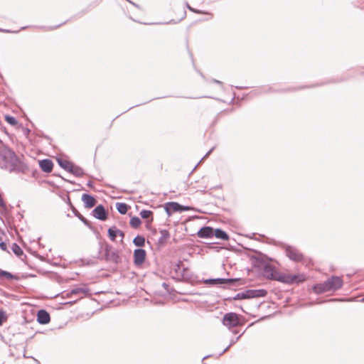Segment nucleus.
Wrapping results in <instances>:
<instances>
[{
    "mask_svg": "<svg viewBox=\"0 0 364 364\" xmlns=\"http://www.w3.org/2000/svg\"><path fill=\"white\" fill-rule=\"evenodd\" d=\"M0 168L10 173L25 174L28 171V165L8 146L0 148Z\"/></svg>",
    "mask_w": 364,
    "mask_h": 364,
    "instance_id": "f257e3e1",
    "label": "nucleus"
},
{
    "mask_svg": "<svg viewBox=\"0 0 364 364\" xmlns=\"http://www.w3.org/2000/svg\"><path fill=\"white\" fill-rule=\"evenodd\" d=\"M305 276L301 275H291L289 274L280 273L277 272L273 280L278 281L284 284H291L293 283H299L305 280Z\"/></svg>",
    "mask_w": 364,
    "mask_h": 364,
    "instance_id": "f03ea898",
    "label": "nucleus"
},
{
    "mask_svg": "<svg viewBox=\"0 0 364 364\" xmlns=\"http://www.w3.org/2000/svg\"><path fill=\"white\" fill-rule=\"evenodd\" d=\"M104 258L107 262L118 264L121 262L118 251L114 250L111 245H105Z\"/></svg>",
    "mask_w": 364,
    "mask_h": 364,
    "instance_id": "7ed1b4c3",
    "label": "nucleus"
},
{
    "mask_svg": "<svg viewBox=\"0 0 364 364\" xmlns=\"http://www.w3.org/2000/svg\"><path fill=\"white\" fill-rule=\"evenodd\" d=\"M223 324L229 329L240 326L239 315L233 312L225 314L223 318Z\"/></svg>",
    "mask_w": 364,
    "mask_h": 364,
    "instance_id": "20e7f679",
    "label": "nucleus"
},
{
    "mask_svg": "<svg viewBox=\"0 0 364 364\" xmlns=\"http://www.w3.org/2000/svg\"><path fill=\"white\" fill-rule=\"evenodd\" d=\"M330 291L340 289L343 284V279L338 276H331L326 279Z\"/></svg>",
    "mask_w": 364,
    "mask_h": 364,
    "instance_id": "39448f33",
    "label": "nucleus"
},
{
    "mask_svg": "<svg viewBox=\"0 0 364 364\" xmlns=\"http://www.w3.org/2000/svg\"><path fill=\"white\" fill-rule=\"evenodd\" d=\"M286 255L292 261L300 262L303 259V255L295 247L287 245L285 248Z\"/></svg>",
    "mask_w": 364,
    "mask_h": 364,
    "instance_id": "423d86ee",
    "label": "nucleus"
},
{
    "mask_svg": "<svg viewBox=\"0 0 364 364\" xmlns=\"http://www.w3.org/2000/svg\"><path fill=\"white\" fill-rule=\"evenodd\" d=\"M243 299H252V298H259V297H264L267 291L265 289H247L242 291Z\"/></svg>",
    "mask_w": 364,
    "mask_h": 364,
    "instance_id": "0eeeda50",
    "label": "nucleus"
},
{
    "mask_svg": "<svg viewBox=\"0 0 364 364\" xmlns=\"http://www.w3.org/2000/svg\"><path fill=\"white\" fill-rule=\"evenodd\" d=\"M240 279H225V278H215V279H208L205 280V284H214V285H221V284H234L237 282H238Z\"/></svg>",
    "mask_w": 364,
    "mask_h": 364,
    "instance_id": "6e6552de",
    "label": "nucleus"
},
{
    "mask_svg": "<svg viewBox=\"0 0 364 364\" xmlns=\"http://www.w3.org/2000/svg\"><path fill=\"white\" fill-rule=\"evenodd\" d=\"M107 235L110 240L112 242H115L116 237L119 236L121 237L120 241L122 242L125 236L124 232L122 230L118 229L116 226L109 228L107 230Z\"/></svg>",
    "mask_w": 364,
    "mask_h": 364,
    "instance_id": "1a4fd4ad",
    "label": "nucleus"
},
{
    "mask_svg": "<svg viewBox=\"0 0 364 364\" xmlns=\"http://www.w3.org/2000/svg\"><path fill=\"white\" fill-rule=\"evenodd\" d=\"M146 251L144 249L138 248L134 251V263L139 266L144 263L146 259Z\"/></svg>",
    "mask_w": 364,
    "mask_h": 364,
    "instance_id": "9d476101",
    "label": "nucleus"
},
{
    "mask_svg": "<svg viewBox=\"0 0 364 364\" xmlns=\"http://www.w3.org/2000/svg\"><path fill=\"white\" fill-rule=\"evenodd\" d=\"M92 215L100 220H105L107 218V213L102 205H98L92 210Z\"/></svg>",
    "mask_w": 364,
    "mask_h": 364,
    "instance_id": "9b49d317",
    "label": "nucleus"
},
{
    "mask_svg": "<svg viewBox=\"0 0 364 364\" xmlns=\"http://www.w3.org/2000/svg\"><path fill=\"white\" fill-rule=\"evenodd\" d=\"M89 292V289L83 287H75L70 292L66 293V297H70L71 295H77L79 296L80 298H82L84 296L87 295Z\"/></svg>",
    "mask_w": 364,
    "mask_h": 364,
    "instance_id": "f8f14e48",
    "label": "nucleus"
},
{
    "mask_svg": "<svg viewBox=\"0 0 364 364\" xmlns=\"http://www.w3.org/2000/svg\"><path fill=\"white\" fill-rule=\"evenodd\" d=\"M214 235V229L209 226L201 228L197 232V235L200 238H210Z\"/></svg>",
    "mask_w": 364,
    "mask_h": 364,
    "instance_id": "ddd939ff",
    "label": "nucleus"
},
{
    "mask_svg": "<svg viewBox=\"0 0 364 364\" xmlns=\"http://www.w3.org/2000/svg\"><path fill=\"white\" fill-rule=\"evenodd\" d=\"M50 321V314L43 309L39 310L37 314V321L40 324H47Z\"/></svg>",
    "mask_w": 364,
    "mask_h": 364,
    "instance_id": "4468645a",
    "label": "nucleus"
},
{
    "mask_svg": "<svg viewBox=\"0 0 364 364\" xmlns=\"http://www.w3.org/2000/svg\"><path fill=\"white\" fill-rule=\"evenodd\" d=\"M181 210V204L176 202H168L165 204V210L168 215L175 212H180Z\"/></svg>",
    "mask_w": 364,
    "mask_h": 364,
    "instance_id": "2eb2a0df",
    "label": "nucleus"
},
{
    "mask_svg": "<svg viewBox=\"0 0 364 364\" xmlns=\"http://www.w3.org/2000/svg\"><path fill=\"white\" fill-rule=\"evenodd\" d=\"M82 200L85 204L86 208H91L94 207L97 203L96 199L91 195L84 193L82 196Z\"/></svg>",
    "mask_w": 364,
    "mask_h": 364,
    "instance_id": "dca6fc26",
    "label": "nucleus"
},
{
    "mask_svg": "<svg viewBox=\"0 0 364 364\" xmlns=\"http://www.w3.org/2000/svg\"><path fill=\"white\" fill-rule=\"evenodd\" d=\"M277 271L274 267L270 264H265L263 267V275L269 279L273 280V277H275Z\"/></svg>",
    "mask_w": 364,
    "mask_h": 364,
    "instance_id": "f3484780",
    "label": "nucleus"
},
{
    "mask_svg": "<svg viewBox=\"0 0 364 364\" xmlns=\"http://www.w3.org/2000/svg\"><path fill=\"white\" fill-rule=\"evenodd\" d=\"M39 166L46 173H50L53 168V163L50 159H43L39 161Z\"/></svg>",
    "mask_w": 364,
    "mask_h": 364,
    "instance_id": "a211bd4d",
    "label": "nucleus"
},
{
    "mask_svg": "<svg viewBox=\"0 0 364 364\" xmlns=\"http://www.w3.org/2000/svg\"><path fill=\"white\" fill-rule=\"evenodd\" d=\"M313 291L316 294H321L330 291L326 280L322 283H318L313 286Z\"/></svg>",
    "mask_w": 364,
    "mask_h": 364,
    "instance_id": "6ab92c4d",
    "label": "nucleus"
},
{
    "mask_svg": "<svg viewBox=\"0 0 364 364\" xmlns=\"http://www.w3.org/2000/svg\"><path fill=\"white\" fill-rule=\"evenodd\" d=\"M69 173L73 174L75 176H77V177H82L85 174V172L82 168H80V166H75L73 164L71 166V168L70 169Z\"/></svg>",
    "mask_w": 364,
    "mask_h": 364,
    "instance_id": "aec40b11",
    "label": "nucleus"
},
{
    "mask_svg": "<svg viewBox=\"0 0 364 364\" xmlns=\"http://www.w3.org/2000/svg\"><path fill=\"white\" fill-rule=\"evenodd\" d=\"M213 235H215L217 238L221 239L223 240H228V239H229V236L227 234V232L220 228H217V229L214 230Z\"/></svg>",
    "mask_w": 364,
    "mask_h": 364,
    "instance_id": "412c9836",
    "label": "nucleus"
},
{
    "mask_svg": "<svg viewBox=\"0 0 364 364\" xmlns=\"http://www.w3.org/2000/svg\"><path fill=\"white\" fill-rule=\"evenodd\" d=\"M58 163L61 168H63L68 172H70V169L71 168V166L73 165L72 162L62 159H58Z\"/></svg>",
    "mask_w": 364,
    "mask_h": 364,
    "instance_id": "4be33fe9",
    "label": "nucleus"
},
{
    "mask_svg": "<svg viewBox=\"0 0 364 364\" xmlns=\"http://www.w3.org/2000/svg\"><path fill=\"white\" fill-rule=\"evenodd\" d=\"M160 237L158 240V242L159 244H164L166 242V240L170 237V234L166 230H160Z\"/></svg>",
    "mask_w": 364,
    "mask_h": 364,
    "instance_id": "5701e85b",
    "label": "nucleus"
},
{
    "mask_svg": "<svg viewBox=\"0 0 364 364\" xmlns=\"http://www.w3.org/2000/svg\"><path fill=\"white\" fill-rule=\"evenodd\" d=\"M116 208L120 214H126L128 211L129 205L124 203H117Z\"/></svg>",
    "mask_w": 364,
    "mask_h": 364,
    "instance_id": "b1692460",
    "label": "nucleus"
},
{
    "mask_svg": "<svg viewBox=\"0 0 364 364\" xmlns=\"http://www.w3.org/2000/svg\"><path fill=\"white\" fill-rule=\"evenodd\" d=\"M133 243L136 247H144L145 245V238L142 235H136L133 240Z\"/></svg>",
    "mask_w": 364,
    "mask_h": 364,
    "instance_id": "393cba45",
    "label": "nucleus"
},
{
    "mask_svg": "<svg viewBox=\"0 0 364 364\" xmlns=\"http://www.w3.org/2000/svg\"><path fill=\"white\" fill-rule=\"evenodd\" d=\"M130 225L133 228H137L139 227V225H141V221L140 220L139 218L136 217V216H134L132 217L131 219H130Z\"/></svg>",
    "mask_w": 364,
    "mask_h": 364,
    "instance_id": "a878e982",
    "label": "nucleus"
},
{
    "mask_svg": "<svg viewBox=\"0 0 364 364\" xmlns=\"http://www.w3.org/2000/svg\"><path fill=\"white\" fill-rule=\"evenodd\" d=\"M11 250L17 256H21L23 253L21 248L15 242L12 244Z\"/></svg>",
    "mask_w": 364,
    "mask_h": 364,
    "instance_id": "bb28decb",
    "label": "nucleus"
},
{
    "mask_svg": "<svg viewBox=\"0 0 364 364\" xmlns=\"http://www.w3.org/2000/svg\"><path fill=\"white\" fill-rule=\"evenodd\" d=\"M5 120L11 125L15 126L18 124L17 119L11 115H6Z\"/></svg>",
    "mask_w": 364,
    "mask_h": 364,
    "instance_id": "cd10ccee",
    "label": "nucleus"
},
{
    "mask_svg": "<svg viewBox=\"0 0 364 364\" xmlns=\"http://www.w3.org/2000/svg\"><path fill=\"white\" fill-rule=\"evenodd\" d=\"M139 214L142 218L148 219L152 216L153 213L149 210H142Z\"/></svg>",
    "mask_w": 364,
    "mask_h": 364,
    "instance_id": "c85d7f7f",
    "label": "nucleus"
},
{
    "mask_svg": "<svg viewBox=\"0 0 364 364\" xmlns=\"http://www.w3.org/2000/svg\"><path fill=\"white\" fill-rule=\"evenodd\" d=\"M5 277L6 279H13L15 278V276L13 275L11 273L0 269V277Z\"/></svg>",
    "mask_w": 364,
    "mask_h": 364,
    "instance_id": "c756f323",
    "label": "nucleus"
},
{
    "mask_svg": "<svg viewBox=\"0 0 364 364\" xmlns=\"http://www.w3.org/2000/svg\"><path fill=\"white\" fill-rule=\"evenodd\" d=\"M7 320V315L3 309H0V326Z\"/></svg>",
    "mask_w": 364,
    "mask_h": 364,
    "instance_id": "7c9ffc66",
    "label": "nucleus"
},
{
    "mask_svg": "<svg viewBox=\"0 0 364 364\" xmlns=\"http://www.w3.org/2000/svg\"><path fill=\"white\" fill-rule=\"evenodd\" d=\"M0 210H7L6 203L4 202L1 193H0Z\"/></svg>",
    "mask_w": 364,
    "mask_h": 364,
    "instance_id": "2f4dec72",
    "label": "nucleus"
},
{
    "mask_svg": "<svg viewBox=\"0 0 364 364\" xmlns=\"http://www.w3.org/2000/svg\"><path fill=\"white\" fill-rule=\"evenodd\" d=\"M75 215H77V217L85 224L87 226H89V221L85 218H84L81 214H80L79 213H75Z\"/></svg>",
    "mask_w": 364,
    "mask_h": 364,
    "instance_id": "473e14b6",
    "label": "nucleus"
},
{
    "mask_svg": "<svg viewBox=\"0 0 364 364\" xmlns=\"http://www.w3.org/2000/svg\"><path fill=\"white\" fill-rule=\"evenodd\" d=\"M240 336H241V335H240V336H239L238 337H237L235 340H232V341H230V343L229 344V346H227V347H226V348L223 350V352H222L221 353H220V355H223L224 353H225V352L228 350V348H229L232 345H233L234 343H235V342H236V341L240 338Z\"/></svg>",
    "mask_w": 364,
    "mask_h": 364,
    "instance_id": "72a5a7b5",
    "label": "nucleus"
},
{
    "mask_svg": "<svg viewBox=\"0 0 364 364\" xmlns=\"http://www.w3.org/2000/svg\"><path fill=\"white\" fill-rule=\"evenodd\" d=\"M186 6H187V8L190 11H193L194 13H196V14H205V12H203L201 11H199V10H197V9H195L192 8L188 3L186 4Z\"/></svg>",
    "mask_w": 364,
    "mask_h": 364,
    "instance_id": "f704fd0d",
    "label": "nucleus"
},
{
    "mask_svg": "<svg viewBox=\"0 0 364 364\" xmlns=\"http://www.w3.org/2000/svg\"><path fill=\"white\" fill-rule=\"evenodd\" d=\"M233 299L234 300H239V299H243V294H242V292H240V293H237L234 297H233Z\"/></svg>",
    "mask_w": 364,
    "mask_h": 364,
    "instance_id": "c9c22d12",
    "label": "nucleus"
},
{
    "mask_svg": "<svg viewBox=\"0 0 364 364\" xmlns=\"http://www.w3.org/2000/svg\"><path fill=\"white\" fill-rule=\"evenodd\" d=\"M181 210L180 212H182V211H186V210H189L191 209V208L189 206H185V205H181Z\"/></svg>",
    "mask_w": 364,
    "mask_h": 364,
    "instance_id": "e433bc0d",
    "label": "nucleus"
},
{
    "mask_svg": "<svg viewBox=\"0 0 364 364\" xmlns=\"http://www.w3.org/2000/svg\"><path fill=\"white\" fill-rule=\"evenodd\" d=\"M0 248L2 250H6V248H7L6 244L4 242H1L0 243Z\"/></svg>",
    "mask_w": 364,
    "mask_h": 364,
    "instance_id": "4c0bfd02",
    "label": "nucleus"
},
{
    "mask_svg": "<svg viewBox=\"0 0 364 364\" xmlns=\"http://www.w3.org/2000/svg\"><path fill=\"white\" fill-rule=\"evenodd\" d=\"M212 82H214V83L218 84L220 85H223V82L221 81L218 80L213 79Z\"/></svg>",
    "mask_w": 364,
    "mask_h": 364,
    "instance_id": "58836bf2",
    "label": "nucleus"
},
{
    "mask_svg": "<svg viewBox=\"0 0 364 364\" xmlns=\"http://www.w3.org/2000/svg\"><path fill=\"white\" fill-rule=\"evenodd\" d=\"M213 149H214V147H213L211 149H210V150L206 153V154L204 156V157H203V159H204V158L207 157V156H208V155H209V154H210L213 151Z\"/></svg>",
    "mask_w": 364,
    "mask_h": 364,
    "instance_id": "ea45409f",
    "label": "nucleus"
},
{
    "mask_svg": "<svg viewBox=\"0 0 364 364\" xmlns=\"http://www.w3.org/2000/svg\"><path fill=\"white\" fill-rule=\"evenodd\" d=\"M2 31L4 33H13V31H10V30H7V29L2 30Z\"/></svg>",
    "mask_w": 364,
    "mask_h": 364,
    "instance_id": "a19ab883",
    "label": "nucleus"
},
{
    "mask_svg": "<svg viewBox=\"0 0 364 364\" xmlns=\"http://www.w3.org/2000/svg\"><path fill=\"white\" fill-rule=\"evenodd\" d=\"M87 185L89 187H91V188L93 186V183H92V181H90L87 182Z\"/></svg>",
    "mask_w": 364,
    "mask_h": 364,
    "instance_id": "79ce46f5",
    "label": "nucleus"
},
{
    "mask_svg": "<svg viewBox=\"0 0 364 364\" xmlns=\"http://www.w3.org/2000/svg\"><path fill=\"white\" fill-rule=\"evenodd\" d=\"M162 285H163V287H164L166 289H167V288H168V285L166 283H163V284H162Z\"/></svg>",
    "mask_w": 364,
    "mask_h": 364,
    "instance_id": "37998d69",
    "label": "nucleus"
},
{
    "mask_svg": "<svg viewBox=\"0 0 364 364\" xmlns=\"http://www.w3.org/2000/svg\"><path fill=\"white\" fill-rule=\"evenodd\" d=\"M60 25H61V24L58 25V26H54V27H52V28H51V29L57 28H58Z\"/></svg>",
    "mask_w": 364,
    "mask_h": 364,
    "instance_id": "c03bdc74",
    "label": "nucleus"
},
{
    "mask_svg": "<svg viewBox=\"0 0 364 364\" xmlns=\"http://www.w3.org/2000/svg\"><path fill=\"white\" fill-rule=\"evenodd\" d=\"M177 267H178V269H176V271L181 270V266L179 264H177Z\"/></svg>",
    "mask_w": 364,
    "mask_h": 364,
    "instance_id": "a18cd8bd",
    "label": "nucleus"
},
{
    "mask_svg": "<svg viewBox=\"0 0 364 364\" xmlns=\"http://www.w3.org/2000/svg\"><path fill=\"white\" fill-rule=\"evenodd\" d=\"M208 357H210V355H206V356H205L203 359L204 360V359H205V358H208Z\"/></svg>",
    "mask_w": 364,
    "mask_h": 364,
    "instance_id": "49530a36",
    "label": "nucleus"
},
{
    "mask_svg": "<svg viewBox=\"0 0 364 364\" xmlns=\"http://www.w3.org/2000/svg\"><path fill=\"white\" fill-rule=\"evenodd\" d=\"M131 4H132V5H134V6H136L134 3L132 2V1H129Z\"/></svg>",
    "mask_w": 364,
    "mask_h": 364,
    "instance_id": "de8ad7c7",
    "label": "nucleus"
},
{
    "mask_svg": "<svg viewBox=\"0 0 364 364\" xmlns=\"http://www.w3.org/2000/svg\"><path fill=\"white\" fill-rule=\"evenodd\" d=\"M233 333H234L235 334H236V333H237L238 332H237V331H233Z\"/></svg>",
    "mask_w": 364,
    "mask_h": 364,
    "instance_id": "09e8293b",
    "label": "nucleus"
},
{
    "mask_svg": "<svg viewBox=\"0 0 364 364\" xmlns=\"http://www.w3.org/2000/svg\"><path fill=\"white\" fill-rule=\"evenodd\" d=\"M361 301L364 302V298H363V299H361Z\"/></svg>",
    "mask_w": 364,
    "mask_h": 364,
    "instance_id": "8fccbe9b",
    "label": "nucleus"
}]
</instances>
